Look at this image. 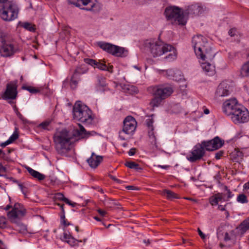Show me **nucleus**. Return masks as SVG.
I'll use <instances>...</instances> for the list:
<instances>
[{"label":"nucleus","instance_id":"393cba45","mask_svg":"<svg viewBox=\"0 0 249 249\" xmlns=\"http://www.w3.org/2000/svg\"><path fill=\"white\" fill-rule=\"evenodd\" d=\"M240 73L243 77L249 76V60L242 66Z\"/></svg>","mask_w":249,"mask_h":249},{"label":"nucleus","instance_id":"4d7b16f0","mask_svg":"<svg viewBox=\"0 0 249 249\" xmlns=\"http://www.w3.org/2000/svg\"><path fill=\"white\" fill-rule=\"evenodd\" d=\"M6 224L5 218H0V227H2Z\"/></svg>","mask_w":249,"mask_h":249},{"label":"nucleus","instance_id":"e433bc0d","mask_svg":"<svg viewBox=\"0 0 249 249\" xmlns=\"http://www.w3.org/2000/svg\"><path fill=\"white\" fill-rule=\"evenodd\" d=\"M85 62L94 68L96 67L97 64V61L96 60L90 58L85 59Z\"/></svg>","mask_w":249,"mask_h":249},{"label":"nucleus","instance_id":"13d9d810","mask_svg":"<svg viewBox=\"0 0 249 249\" xmlns=\"http://www.w3.org/2000/svg\"><path fill=\"white\" fill-rule=\"evenodd\" d=\"M6 172V168L3 166L1 164H0V174L1 173H5Z\"/></svg>","mask_w":249,"mask_h":249},{"label":"nucleus","instance_id":"473e14b6","mask_svg":"<svg viewBox=\"0 0 249 249\" xmlns=\"http://www.w3.org/2000/svg\"><path fill=\"white\" fill-rule=\"evenodd\" d=\"M22 27H23L25 29L30 31V32H34L35 31V26L33 25L31 23L29 22H24L22 24Z\"/></svg>","mask_w":249,"mask_h":249},{"label":"nucleus","instance_id":"f03ea898","mask_svg":"<svg viewBox=\"0 0 249 249\" xmlns=\"http://www.w3.org/2000/svg\"><path fill=\"white\" fill-rule=\"evenodd\" d=\"M223 112L230 116L235 124L247 122L249 120V112L244 107L238 104L236 99L225 101L223 105Z\"/></svg>","mask_w":249,"mask_h":249},{"label":"nucleus","instance_id":"09e8293b","mask_svg":"<svg viewBox=\"0 0 249 249\" xmlns=\"http://www.w3.org/2000/svg\"><path fill=\"white\" fill-rule=\"evenodd\" d=\"M26 169L28 172L30 173V174L33 177L35 176V174H36V172H37L29 167H27Z\"/></svg>","mask_w":249,"mask_h":249},{"label":"nucleus","instance_id":"5701e85b","mask_svg":"<svg viewBox=\"0 0 249 249\" xmlns=\"http://www.w3.org/2000/svg\"><path fill=\"white\" fill-rule=\"evenodd\" d=\"M241 234H244L249 230V221L244 220L237 228Z\"/></svg>","mask_w":249,"mask_h":249},{"label":"nucleus","instance_id":"79ce46f5","mask_svg":"<svg viewBox=\"0 0 249 249\" xmlns=\"http://www.w3.org/2000/svg\"><path fill=\"white\" fill-rule=\"evenodd\" d=\"M224 228V225H220L217 229V236L218 238H221L223 236V229Z\"/></svg>","mask_w":249,"mask_h":249},{"label":"nucleus","instance_id":"49530a36","mask_svg":"<svg viewBox=\"0 0 249 249\" xmlns=\"http://www.w3.org/2000/svg\"><path fill=\"white\" fill-rule=\"evenodd\" d=\"M54 197L56 199L62 200L63 201H65V199L66 198L62 194L60 193L56 194Z\"/></svg>","mask_w":249,"mask_h":249},{"label":"nucleus","instance_id":"2f4dec72","mask_svg":"<svg viewBox=\"0 0 249 249\" xmlns=\"http://www.w3.org/2000/svg\"><path fill=\"white\" fill-rule=\"evenodd\" d=\"M86 72H87L86 70L84 69L83 68H81V67H77L75 70L73 75H74L78 77H80V76L81 74L85 73Z\"/></svg>","mask_w":249,"mask_h":249},{"label":"nucleus","instance_id":"774afa93","mask_svg":"<svg viewBox=\"0 0 249 249\" xmlns=\"http://www.w3.org/2000/svg\"><path fill=\"white\" fill-rule=\"evenodd\" d=\"M136 188V187L133 186H127L126 187V188L128 190H135Z\"/></svg>","mask_w":249,"mask_h":249},{"label":"nucleus","instance_id":"8fccbe9b","mask_svg":"<svg viewBox=\"0 0 249 249\" xmlns=\"http://www.w3.org/2000/svg\"><path fill=\"white\" fill-rule=\"evenodd\" d=\"M108 176L110 178H111V179H112L113 180L116 181V182H117L118 183L121 184L123 182V181L117 178L115 176H114L113 175H109Z\"/></svg>","mask_w":249,"mask_h":249},{"label":"nucleus","instance_id":"39448f33","mask_svg":"<svg viewBox=\"0 0 249 249\" xmlns=\"http://www.w3.org/2000/svg\"><path fill=\"white\" fill-rule=\"evenodd\" d=\"M71 138L69 132L66 129L55 133L53 137V142L55 148L58 154L64 155L70 150Z\"/></svg>","mask_w":249,"mask_h":249},{"label":"nucleus","instance_id":"864d4df0","mask_svg":"<svg viewBox=\"0 0 249 249\" xmlns=\"http://www.w3.org/2000/svg\"><path fill=\"white\" fill-rule=\"evenodd\" d=\"M65 203H66L67 204L70 205H71L72 206V207H75L76 205V204L75 203H72L70 200H69L67 198H65V201H64Z\"/></svg>","mask_w":249,"mask_h":249},{"label":"nucleus","instance_id":"f704fd0d","mask_svg":"<svg viewBox=\"0 0 249 249\" xmlns=\"http://www.w3.org/2000/svg\"><path fill=\"white\" fill-rule=\"evenodd\" d=\"M98 79V84L100 86L102 87H105L106 86V79L103 76H99L97 77Z\"/></svg>","mask_w":249,"mask_h":249},{"label":"nucleus","instance_id":"ea45409f","mask_svg":"<svg viewBox=\"0 0 249 249\" xmlns=\"http://www.w3.org/2000/svg\"><path fill=\"white\" fill-rule=\"evenodd\" d=\"M224 188L225 190L227 191V193L224 194L225 195L226 199H227V201H228L230 198L232 197L233 195L232 194V193L230 191L229 189H228V187L226 186H224Z\"/></svg>","mask_w":249,"mask_h":249},{"label":"nucleus","instance_id":"ddd939ff","mask_svg":"<svg viewBox=\"0 0 249 249\" xmlns=\"http://www.w3.org/2000/svg\"><path fill=\"white\" fill-rule=\"evenodd\" d=\"M69 3L73 4L76 7H80L81 5L85 6V7L81 8L82 9L87 11L97 10V5L92 0H68Z\"/></svg>","mask_w":249,"mask_h":249},{"label":"nucleus","instance_id":"c756f323","mask_svg":"<svg viewBox=\"0 0 249 249\" xmlns=\"http://www.w3.org/2000/svg\"><path fill=\"white\" fill-rule=\"evenodd\" d=\"M16 230L22 233H25L27 231L26 226L20 223H17Z\"/></svg>","mask_w":249,"mask_h":249},{"label":"nucleus","instance_id":"aec40b11","mask_svg":"<svg viewBox=\"0 0 249 249\" xmlns=\"http://www.w3.org/2000/svg\"><path fill=\"white\" fill-rule=\"evenodd\" d=\"M79 129H76L74 135L79 137L81 139H85L89 137L91 135L90 132H87L85 128L81 125L79 124Z\"/></svg>","mask_w":249,"mask_h":249},{"label":"nucleus","instance_id":"338daca9","mask_svg":"<svg viewBox=\"0 0 249 249\" xmlns=\"http://www.w3.org/2000/svg\"><path fill=\"white\" fill-rule=\"evenodd\" d=\"M218 210L222 211H225V206H223L222 205H218Z\"/></svg>","mask_w":249,"mask_h":249},{"label":"nucleus","instance_id":"cd10ccee","mask_svg":"<svg viewBox=\"0 0 249 249\" xmlns=\"http://www.w3.org/2000/svg\"><path fill=\"white\" fill-rule=\"evenodd\" d=\"M80 79V77H78L74 75L71 76L70 81V86L72 89H74L77 88Z\"/></svg>","mask_w":249,"mask_h":249},{"label":"nucleus","instance_id":"052dcab7","mask_svg":"<svg viewBox=\"0 0 249 249\" xmlns=\"http://www.w3.org/2000/svg\"><path fill=\"white\" fill-rule=\"evenodd\" d=\"M9 144H10L8 140H7L6 142H4L0 143V146L2 147H4Z\"/></svg>","mask_w":249,"mask_h":249},{"label":"nucleus","instance_id":"a211bd4d","mask_svg":"<svg viewBox=\"0 0 249 249\" xmlns=\"http://www.w3.org/2000/svg\"><path fill=\"white\" fill-rule=\"evenodd\" d=\"M103 160V157L97 156L92 153L90 157L87 161L91 168H96Z\"/></svg>","mask_w":249,"mask_h":249},{"label":"nucleus","instance_id":"6ab92c4d","mask_svg":"<svg viewBox=\"0 0 249 249\" xmlns=\"http://www.w3.org/2000/svg\"><path fill=\"white\" fill-rule=\"evenodd\" d=\"M221 201H227V199H226L225 195L223 193H217L212 196L209 199L210 203L212 206L217 205L218 202Z\"/></svg>","mask_w":249,"mask_h":249},{"label":"nucleus","instance_id":"f3484780","mask_svg":"<svg viewBox=\"0 0 249 249\" xmlns=\"http://www.w3.org/2000/svg\"><path fill=\"white\" fill-rule=\"evenodd\" d=\"M184 12L185 16L186 14L196 16L202 13L203 8L198 4H194L189 6L188 8Z\"/></svg>","mask_w":249,"mask_h":249},{"label":"nucleus","instance_id":"58836bf2","mask_svg":"<svg viewBox=\"0 0 249 249\" xmlns=\"http://www.w3.org/2000/svg\"><path fill=\"white\" fill-rule=\"evenodd\" d=\"M18 138V134L17 132H14V133L10 137V138L7 140L10 143H12L15 140H16Z\"/></svg>","mask_w":249,"mask_h":249},{"label":"nucleus","instance_id":"423d86ee","mask_svg":"<svg viewBox=\"0 0 249 249\" xmlns=\"http://www.w3.org/2000/svg\"><path fill=\"white\" fill-rule=\"evenodd\" d=\"M74 119L86 124H91L93 121L91 110L80 101L76 102L73 107Z\"/></svg>","mask_w":249,"mask_h":249},{"label":"nucleus","instance_id":"680f3d73","mask_svg":"<svg viewBox=\"0 0 249 249\" xmlns=\"http://www.w3.org/2000/svg\"><path fill=\"white\" fill-rule=\"evenodd\" d=\"M197 230L199 236L201 237V238L204 239L205 238V235L201 231L199 228Z\"/></svg>","mask_w":249,"mask_h":249},{"label":"nucleus","instance_id":"0eeeda50","mask_svg":"<svg viewBox=\"0 0 249 249\" xmlns=\"http://www.w3.org/2000/svg\"><path fill=\"white\" fill-rule=\"evenodd\" d=\"M17 6L7 0H0V17L6 21L14 20L18 17Z\"/></svg>","mask_w":249,"mask_h":249},{"label":"nucleus","instance_id":"e2e57ef3","mask_svg":"<svg viewBox=\"0 0 249 249\" xmlns=\"http://www.w3.org/2000/svg\"><path fill=\"white\" fill-rule=\"evenodd\" d=\"M98 213L102 216H104L106 214V212L102 210V209H98L97 210Z\"/></svg>","mask_w":249,"mask_h":249},{"label":"nucleus","instance_id":"bf43d9fd","mask_svg":"<svg viewBox=\"0 0 249 249\" xmlns=\"http://www.w3.org/2000/svg\"><path fill=\"white\" fill-rule=\"evenodd\" d=\"M113 67L112 65L107 66V70H105V71H108L111 73L113 72Z\"/></svg>","mask_w":249,"mask_h":249},{"label":"nucleus","instance_id":"7ed1b4c3","mask_svg":"<svg viewBox=\"0 0 249 249\" xmlns=\"http://www.w3.org/2000/svg\"><path fill=\"white\" fill-rule=\"evenodd\" d=\"M146 50L149 51L154 57L160 56L167 53L165 58L169 61L177 57L176 50L172 46L165 44L160 40H147L144 44Z\"/></svg>","mask_w":249,"mask_h":249},{"label":"nucleus","instance_id":"c03bdc74","mask_svg":"<svg viewBox=\"0 0 249 249\" xmlns=\"http://www.w3.org/2000/svg\"><path fill=\"white\" fill-rule=\"evenodd\" d=\"M34 178L37 179L39 180H42L45 179V176L38 172H37L36 174H35Z\"/></svg>","mask_w":249,"mask_h":249},{"label":"nucleus","instance_id":"1a4fd4ad","mask_svg":"<svg viewBox=\"0 0 249 249\" xmlns=\"http://www.w3.org/2000/svg\"><path fill=\"white\" fill-rule=\"evenodd\" d=\"M97 45L104 51L116 57H125L128 54L125 48L109 43L100 41L97 42Z\"/></svg>","mask_w":249,"mask_h":249},{"label":"nucleus","instance_id":"f8f14e48","mask_svg":"<svg viewBox=\"0 0 249 249\" xmlns=\"http://www.w3.org/2000/svg\"><path fill=\"white\" fill-rule=\"evenodd\" d=\"M224 143V141L220 139L218 137L209 141H204L201 144L204 149L207 151H213L221 147Z\"/></svg>","mask_w":249,"mask_h":249},{"label":"nucleus","instance_id":"2eb2a0df","mask_svg":"<svg viewBox=\"0 0 249 249\" xmlns=\"http://www.w3.org/2000/svg\"><path fill=\"white\" fill-rule=\"evenodd\" d=\"M17 85L16 82H11L7 84L6 89L4 92V99H15L17 96Z\"/></svg>","mask_w":249,"mask_h":249},{"label":"nucleus","instance_id":"dca6fc26","mask_svg":"<svg viewBox=\"0 0 249 249\" xmlns=\"http://www.w3.org/2000/svg\"><path fill=\"white\" fill-rule=\"evenodd\" d=\"M230 86L225 82L221 83L217 87L215 94L217 97H224L230 94Z\"/></svg>","mask_w":249,"mask_h":249},{"label":"nucleus","instance_id":"de8ad7c7","mask_svg":"<svg viewBox=\"0 0 249 249\" xmlns=\"http://www.w3.org/2000/svg\"><path fill=\"white\" fill-rule=\"evenodd\" d=\"M224 152L223 150H220L215 153V158L216 160L220 159L224 155Z\"/></svg>","mask_w":249,"mask_h":249},{"label":"nucleus","instance_id":"37998d69","mask_svg":"<svg viewBox=\"0 0 249 249\" xmlns=\"http://www.w3.org/2000/svg\"><path fill=\"white\" fill-rule=\"evenodd\" d=\"M146 125L148 129H152L154 128L153 126V123H154V120L151 119H148L146 120Z\"/></svg>","mask_w":249,"mask_h":249},{"label":"nucleus","instance_id":"f257e3e1","mask_svg":"<svg viewBox=\"0 0 249 249\" xmlns=\"http://www.w3.org/2000/svg\"><path fill=\"white\" fill-rule=\"evenodd\" d=\"M192 44L196 55L198 59L205 62H202L201 67L206 74L211 76L215 73L214 66L209 61L214 58L215 53L208 43L206 38L199 35L192 38Z\"/></svg>","mask_w":249,"mask_h":249},{"label":"nucleus","instance_id":"9b49d317","mask_svg":"<svg viewBox=\"0 0 249 249\" xmlns=\"http://www.w3.org/2000/svg\"><path fill=\"white\" fill-rule=\"evenodd\" d=\"M124 125L122 132H119V137L122 140H124V138L122 135V132L126 134H132L137 127V122L135 118L131 116H127L123 122Z\"/></svg>","mask_w":249,"mask_h":249},{"label":"nucleus","instance_id":"a19ab883","mask_svg":"<svg viewBox=\"0 0 249 249\" xmlns=\"http://www.w3.org/2000/svg\"><path fill=\"white\" fill-rule=\"evenodd\" d=\"M96 67L103 71L107 70V65L105 63H102L100 61H97V64L96 65Z\"/></svg>","mask_w":249,"mask_h":249},{"label":"nucleus","instance_id":"6e6552de","mask_svg":"<svg viewBox=\"0 0 249 249\" xmlns=\"http://www.w3.org/2000/svg\"><path fill=\"white\" fill-rule=\"evenodd\" d=\"M164 14L167 20L173 24L184 25L186 23L184 12L179 7L168 6L165 8Z\"/></svg>","mask_w":249,"mask_h":249},{"label":"nucleus","instance_id":"5fc2aeb1","mask_svg":"<svg viewBox=\"0 0 249 249\" xmlns=\"http://www.w3.org/2000/svg\"><path fill=\"white\" fill-rule=\"evenodd\" d=\"M136 149L135 148H131L128 153L129 156H133L136 153Z\"/></svg>","mask_w":249,"mask_h":249},{"label":"nucleus","instance_id":"69168bd1","mask_svg":"<svg viewBox=\"0 0 249 249\" xmlns=\"http://www.w3.org/2000/svg\"><path fill=\"white\" fill-rule=\"evenodd\" d=\"M244 188L246 190L249 189V181L244 185Z\"/></svg>","mask_w":249,"mask_h":249},{"label":"nucleus","instance_id":"c9c22d12","mask_svg":"<svg viewBox=\"0 0 249 249\" xmlns=\"http://www.w3.org/2000/svg\"><path fill=\"white\" fill-rule=\"evenodd\" d=\"M22 89L27 90L31 93H36L39 91L38 89L31 86H23Z\"/></svg>","mask_w":249,"mask_h":249},{"label":"nucleus","instance_id":"7c9ffc66","mask_svg":"<svg viewBox=\"0 0 249 249\" xmlns=\"http://www.w3.org/2000/svg\"><path fill=\"white\" fill-rule=\"evenodd\" d=\"M148 133L149 138L152 140V143L156 145V146H157L156 145V139L154 133V128L148 129Z\"/></svg>","mask_w":249,"mask_h":249},{"label":"nucleus","instance_id":"a878e982","mask_svg":"<svg viewBox=\"0 0 249 249\" xmlns=\"http://www.w3.org/2000/svg\"><path fill=\"white\" fill-rule=\"evenodd\" d=\"M12 209L18 213L21 216H24L26 213V210L23 208V206L18 203L15 204Z\"/></svg>","mask_w":249,"mask_h":249},{"label":"nucleus","instance_id":"b1692460","mask_svg":"<svg viewBox=\"0 0 249 249\" xmlns=\"http://www.w3.org/2000/svg\"><path fill=\"white\" fill-rule=\"evenodd\" d=\"M7 216L12 222L16 223L17 219L21 216L18 213L12 209L7 213Z\"/></svg>","mask_w":249,"mask_h":249},{"label":"nucleus","instance_id":"4be33fe9","mask_svg":"<svg viewBox=\"0 0 249 249\" xmlns=\"http://www.w3.org/2000/svg\"><path fill=\"white\" fill-rule=\"evenodd\" d=\"M161 195L166 197L169 200H173L175 198H178V195L173 192L169 190H164L161 192Z\"/></svg>","mask_w":249,"mask_h":249},{"label":"nucleus","instance_id":"72a5a7b5","mask_svg":"<svg viewBox=\"0 0 249 249\" xmlns=\"http://www.w3.org/2000/svg\"><path fill=\"white\" fill-rule=\"evenodd\" d=\"M237 201L241 203H247L248 202L247 196L243 194H240L237 197Z\"/></svg>","mask_w":249,"mask_h":249},{"label":"nucleus","instance_id":"4c0bfd02","mask_svg":"<svg viewBox=\"0 0 249 249\" xmlns=\"http://www.w3.org/2000/svg\"><path fill=\"white\" fill-rule=\"evenodd\" d=\"M166 75L169 79L173 78L174 79L175 77V71L173 69H169L166 71Z\"/></svg>","mask_w":249,"mask_h":249},{"label":"nucleus","instance_id":"412c9836","mask_svg":"<svg viewBox=\"0 0 249 249\" xmlns=\"http://www.w3.org/2000/svg\"><path fill=\"white\" fill-rule=\"evenodd\" d=\"M62 241L67 242L71 246H74L77 245V242H81V240H77L74 239L71 235L67 234L66 232H64L63 236L61 238Z\"/></svg>","mask_w":249,"mask_h":249},{"label":"nucleus","instance_id":"bb28decb","mask_svg":"<svg viewBox=\"0 0 249 249\" xmlns=\"http://www.w3.org/2000/svg\"><path fill=\"white\" fill-rule=\"evenodd\" d=\"M124 164L126 167L130 169H134L136 171L142 170V168L140 167V165L134 161H126Z\"/></svg>","mask_w":249,"mask_h":249},{"label":"nucleus","instance_id":"0e129e2a","mask_svg":"<svg viewBox=\"0 0 249 249\" xmlns=\"http://www.w3.org/2000/svg\"><path fill=\"white\" fill-rule=\"evenodd\" d=\"M157 166L159 168H162V169H168L170 166L169 165H157Z\"/></svg>","mask_w":249,"mask_h":249},{"label":"nucleus","instance_id":"6e6d98bb","mask_svg":"<svg viewBox=\"0 0 249 249\" xmlns=\"http://www.w3.org/2000/svg\"><path fill=\"white\" fill-rule=\"evenodd\" d=\"M224 239L225 241H229L231 240V236L228 232H225Z\"/></svg>","mask_w":249,"mask_h":249},{"label":"nucleus","instance_id":"9d476101","mask_svg":"<svg viewBox=\"0 0 249 249\" xmlns=\"http://www.w3.org/2000/svg\"><path fill=\"white\" fill-rule=\"evenodd\" d=\"M16 49L9 37L4 34L0 35V55L3 57H9L13 55Z\"/></svg>","mask_w":249,"mask_h":249},{"label":"nucleus","instance_id":"a18cd8bd","mask_svg":"<svg viewBox=\"0 0 249 249\" xmlns=\"http://www.w3.org/2000/svg\"><path fill=\"white\" fill-rule=\"evenodd\" d=\"M50 124V121H45L41 123L39 126L43 129H48V127Z\"/></svg>","mask_w":249,"mask_h":249},{"label":"nucleus","instance_id":"20e7f679","mask_svg":"<svg viewBox=\"0 0 249 249\" xmlns=\"http://www.w3.org/2000/svg\"><path fill=\"white\" fill-rule=\"evenodd\" d=\"M153 98L151 100L150 105L153 109L158 107L165 99L170 97L174 92L173 87L169 84H160L149 88Z\"/></svg>","mask_w":249,"mask_h":249},{"label":"nucleus","instance_id":"4468645a","mask_svg":"<svg viewBox=\"0 0 249 249\" xmlns=\"http://www.w3.org/2000/svg\"><path fill=\"white\" fill-rule=\"evenodd\" d=\"M204 154V149L201 143H198L194 146L191 154L187 157V159L190 162H194L201 159Z\"/></svg>","mask_w":249,"mask_h":249},{"label":"nucleus","instance_id":"3c124183","mask_svg":"<svg viewBox=\"0 0 249 249\" xmlns=\"http://www.w3.org/2000/svg\"><path fill=\"white\" fill-rule=\"evenodd\" d=\"M151 0H137V2L140 5H144L148 3Z\"/></svg>","mask_w":249,"mask_h":249},{"label":"nucleus","instance_id":"603ef678","mask_svg":"<svg viewBox=\"0 0 249 249\" xmlns=\"http://www.w3.org/2000/svg\"><path fill=\"white\" fill-rule=\"evenodd\" d=\"M236 33L235 29H231L229 30L228 33L231 36H235Z\"/></svg>","mask_w":249,"mask_h":249},{"label":"nucleus","instance_id":"c85d7f7f","mask_svg":"<svg viewBox=\"0 0 249 249\" xmlns=\"http://www.w3.org/2000/svg\"><path fill=\"white\" fill-rule=\"evenodd\" d=\"M58 205H59L61 207V211L62 213V214L61 215V219L62 220V223L63 225L65 226H68L70 225V223L67 221V220L65 219V212L64 210V204H58Z\"/></svg>","mask_w":249,"mask_h":249}]
</instances>
